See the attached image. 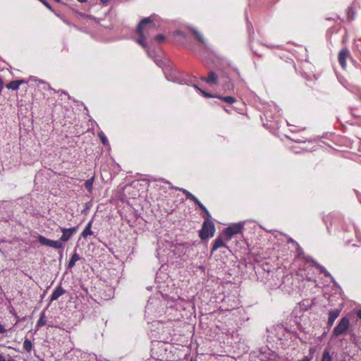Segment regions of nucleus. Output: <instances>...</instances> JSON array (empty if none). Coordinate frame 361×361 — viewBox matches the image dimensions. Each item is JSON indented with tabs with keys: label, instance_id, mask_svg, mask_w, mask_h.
Returning a JSON list of instances; mask_svg holds the SVG:
<instances>
[{
	"label": "nucleus",
	"instance_id": "obj_14",
	"mask_svg": "<svg viewBox=\"0 0 361 361\" xmlns=\"http://www.w3.org/2000/svg\"><path fill=\"white\" fill-rule=\"evenodd\" d=\"M246 24H247V33H248L249 40H250V42H252L253 40L254 34H255L254 27L252 25V23L247 18Z\"/></svg>",
	"mask_w": 361,
	"mask_h": 361
},
{
	"label": "nucleus",
	"instance_id": "obj_46",
	"mask_svg": "<svg viewBox=\"0 0 361 361\" xmlns=\"http://www.w3.org/2000/svg\"><path fill=\"white\" fill-rule=\"evenodd\" d=\"M336 18H337L338 19H340V20H341V21H343V19H341V18H339V16H336Z\"/></svg>",
	"mask_w": 361,
	"mask_h": 361
},
{
	"label": "nucleus",
	"instance_id": "obj_39",
	"mask_svg": "<svg viewBox=\"0 0 361 361\" xmlns=\"http://www.w3.org/2000/svg\"><path fill=\"white\" fill-rule=\"evenodd\" d=\"M326 20L333 21V22H336V18H326Z\"/></svg>",
	"mask_w": 361,
	"mask_h": 361
},
{
	"label": "nucleus",
	"instance_id": "obj_1",
	"mask_svg": "<svg viewBox=\"0 0 361 361\" xmlns=\"http://www.w3.org/2000/svg\"><path fill=\"white\" fill-rule=\"evenodd\" d=\"M159 17L157 15H151L149 17L142 18L137 24L135 32L138 37L135 42L143 48H147V42H146L148 32L154 29H157L158 25Z\"/></svg>",
	"mask_w": 361,
	"mask_h": 361
},
{
	"label": "nucleus",
	"instance_id": "obj_41",
	"mask_svg": "<svg viewBox=\"0 0 361 361\" xmlns=\"http://www.w3.org/2000/svg\"><path fill=\"white\" fill-rule=\"evenodd\" d=\"M86 19H94V17L92 15H88V16L87 18H85Z\"/></svg>",
	"mask_w": 361,
	"mask_h": 361
},
{
	"label": "nucleus",
	"instance_id": "obj_20",
	"mask_svg": "<svg viewBox=\"0 0 361 361\" xmlns=\"http://www.w3.org/2000/svg\"><path fill=\"white\" fill-rule=\"evenodd\" d=\"M94 180V177H92L91 178L87 180L85 183V188L89 191L91 192L92 190V185Z\"/></svg>",
	"mask_w": 361,
	"mask_h": 361
},
{
	"label": "nucleus",
	"instance_id": "obj_22",
	"mask_svg": "<svg viewBox=\"0 0 361 361\" xmlns=\"http://www.w3.org/2000/svg\"><path fill=\"white\" fill-rule=\"evenodd\" d=\"M49 247L56 248V249H61L63 247L62 243L59 240H50Z\"/></svg>",
	"mask_w": 361,
	"mask_h": 361
},
{
	"label": "nucleus",
	"instance_id": "obj_16",
	"mask_svg": "<svg viewBox=\"0 0 361 361\" xmlns=\"http://www.w3.org/2000/svg\"><path fill=\"white\" fill-rule=\"evenodd\" d=\"M338 315L339 312L338 310L331 311L329 314V323L332 324Z\"/></svg>",
	"mask_w": 361,
	"mask_h": 361
},
{
	"label": "nucleus",
	"instance_id": "obj_9",
	"mask_svg": "<svg viewBox=\"0 0 361 361\" xmlns=\"http://www.w3.org/2000/svg\"><path fill=\"white\" fill-rule=\"evenodd\" d=\"M61 231L63 234L60 240L63 242H67L71 238V236L76 232L75 228H61Z\"/></svg>",
	"mask_w": 361,
	"mask_h": 361
},
{
	"label": "nucleus",
	"instance_id": "obj_11",
	"mask_svg": "<svg viewBox=\"0 0 361 361\" xmlns=\"http://www.w3.org/2000/svg\"><path fill=\"white\" fill-rule=\"evenodd\" d=\"M345 12L347 16V20L349 22H352L353 20H355L356 11L353 4H352L350 6L347 8Z\"/></svg>",
	"mask_w": 361,
	"mask_h": 361
},
{
	"label": "nucleus",
	"instance_id": "obj_45",
	"mask_svg": "<svg viewBox=\"0 0 361 361\" xmlns=\"http://www.w3.org/2000/svg\"><path fill=\"white\" fill-rule=\"evenodd\" d=\"M155 62L157 64L159 65V63H161L162 61L161 60L160 61L155 60Z\"/></svg>",
	"mask_w": 361,
	"mask_h": 361
},
{
	"label": "nucleus",
	"instance_id": "obj_43",
	"mask_svg": "<svg viewBox=\"0 0 361 361\" xmlns=\"http://www.w3.org/2000/svg\"><path fill=\"white\" fill-rule=\"evenodd\" d=\"M78 1L80 2V3H86L88 1V0H77Z\"/></svg>",
	"mask_w": 361,
	"mask_h": 361
},
{
	"label": "nucleus",
	"instance_id": "obj_32",
	"mask_svg": "<svg viewBox=\"0 0 361 361\" xmlns=\"http://www.w3.org/2000/svg\"><path fill=\"white\" fill-rule=\"evenodd\" d=\"M72 10L78 16H80L82 18H87L88 16V14H85V13L78 11L74 8H72Z\"/></svg>",
	"mask_w": 361,
	"mask_h": 361
},
{
	"label": "nucleus",
	"instance_id": "obj_31",
	"mask_svg": "<svg viewBox=\"0 0 361 361\" xmlns=\"http://www.w3.org/2000/svg\"><path fill=\"white\" fill-rule=\"evenodd\" d=\"M202 96L204 97H219V96L216 94H211L209 92H200Z\"/></svg>",
	"mask_w": 361,
	"mask_h": 361
},
{
	"label": "nucleus",
	"instance_id": "obj_35",
	"mask_svg": "<svg viewBox=\"0 0 361 361\" xmlns=\"http://www.w3.org/2000/svg\"><path fill=\"white\" fill-rule=\"evenodd\" d=\"M4 82L3 80V78L0 76V90H2L4 87Z\"/></svg>",
	"mask_w": 361,
	"mask_h": 361
},
{
	"label": "nucleus",
	"instance_id": "obj_37",
	"mask_svg": "<svg viewBox=\"0 0 361 361\" xmlns=\"http://www.w3.org/2000/svg\"><path fill=\"white\" fill-rule=\"evenodd\" d=\"M4 332H6V329L3 325L0 324V334H3Z\"/></svg>",
	"mask_w": 361,
	"mask_h": 361
},
{
	"label": "nucleus",
	"instance_id": "obj_27",
	"mask_svg": "<svg viewBox=\"0 0 361 361\" xmlns=\"http://www.w3.org/2000/svg\"><path fill=\"white\" fill-rule=\"evenodd\" d=\"M57 17H59L61 20H62L67 25H70V23L68 22V20L67 19H66V18L60 13H57L54 11V12H53Z\"/></svg>",
	"mask_w": 361,
	"mask_h": 361
},
{
	"label": "nucleus",
	"instance_id": "obj_29",
	"mask_svg": "<svg viewBox=\"0 0 361 361\" xmlns=\"http://www.w3.org/2000/svg\"><path fill=\"white\" fill-rule=\"evenodd\" d=\"M42 2L50 11L54 12V9L50 5V4L47 0H39Z\"/></svg>",
	"mask_w": 361,
	"mask_h": 361
},
{
	"label": "nucleus",
	"instance_id": "obj_21",
	"mask_svg": "<svg viewBox=\"0 0 361 361\" xmlns=\"http://www.w3.org/2000/svg\"><path fill=\"white\" fill-rule=\"evenodd\" d=\"M46 322H47V319H46V317L44 315V313L42 312L37 323V327H41V326H43L44 325L46 324Z\"/></svg>",
	"mask_w": 361,
	"mask_h": 361
},
{
	"label": "nucleus",
	"instance_id": "obj_25",
	"mask_svg": "<svg viewBox=\"0 0 361 361\" xmlns=\"http://www.w3.org/2000/svg\"><path fill=\"white\" fill-rule=\"evenodd\" d=\"M197 205L207 215L206 220H209V218L211 217V216H210L209 211L207 209V208L200 202H199L197 203Z\"/></svg>",
	"mask_w": 361,
	"mask_h": 361
},
{
	"label": "nucleus",
	"instance_id": "obj_24",
	"mask_svg": "<svg viewBox=\"0 0 361 361\" xmlns=\"http://www.w3.org/2000/svg\"><path fill=\"white\" fill-rule=\"evenodd\" d=\"M38 240L39 242L44 245L49 246L50 240L49 239L45 238L43 235H39L38 236Z\"/></svg>",
	"mask_w": 361,
	"mask_h": 361
},
{
	"label": "nucleus",
	"instance_id": "obj_34",
	"mask_svg": "<svg viewBox=\"0 0 361 361\" xmlns=\"http://www.w3.org/2000/svg\"><path fill=\"white\" fill-rule=\"evenodd\" d=\"M147 52V54L150 56V57H153L155 54L154 51H149L147 47V48H145Z\"/></svg>",
	"mask_w": 361,
	"mask_h": 361
},
{
	"label": "nucleus",
	"instance_id": "obj_40",
	"mask_svg": "<svg viewBox=\"0 0 361 361\" xmlns=\"http://www.w3.org/2000/svg\"><path fill=\"white\" fill-rule=\"evenodd\" d=\"M0 361H6L5 357L1 354H0Z\"/></svg>",
	"mask_w": 361,
	"mask_h": 361
},
{
	"label": "nucleus",
	"instance_id": "obj_44",
	"mask_svg": "<svg viewBox=\"0 0 361 361\" xmlns=\"http://www.w3.org/2000/svg\"><path fill=\"white\" fill-rule=\"evenodd\" d=\"M331 32H332V29L331 28L328 29L327 33H331Z\"/></svg>",
	"mask_w": 361,
	"mask_h": 361
},
{
	"label": "nucleus",
	"instance_id": "obj_42",
	"mask_svg": "<svg viewBox=\"0 0 361 361\" xmlns=\"http://www.w3.org/2000/svg\"><path fill=\"white\" fill-rule=\"evenodd\" d=\"M357 316L360 319H361V310H359V311L357 312Z\"/></svg>",
	"mask_w": 361,
	"mask_h": 361
},
{
	"label": "nucleus",
	"instance_id": "obj_8",
	"mask_svg": "<svg viewBox=\"0 0 361 361\" xmlns=\"http://www.w3.org/2000/svg\"><path fill=\"white\" fill-rule=\"evenodd\" d=\"M348 59H350L353 61L349 49L347 47L341 49L338 54V61L343 69L346 68V60Z\"/></svg>",
	"mask_w": 361,
	"mask_h": 361
},
{
	"label": "nucleus",
	"instance_id": "obj_17",
	"mask_svg": "<svg viewBox=\"0 0 361 361\" xmlns=\"http://www.w3.org/2000/svg\"><path fill=\"white\" fill-rule=\"evenodd\" d=\"M310 262H312V265H313L314 267H317V269H319L322 273H323V274H325V276H331V274H330L326 271V269L324 267H322V266L319 265V264H317V263L316 262H314V260H310Z\"/></svg>",
	"mask_w": 361,
	"mask_h": 361
},
{
	"label": "nucleus",
	"instance_id": "obj_28",
	"mask_svg": "<svg viewBox=\"0 0 361 361\" xmlns=\"http://www.w3.org/2000/svg\"><path fill=\"white\" fill-rule=\"evenodd\" d=\"M221 99L222 100H224L225 102H227L229 104H233L235 101V99L234 97H230V96L221 97Z\"/></svg>",
	"mask_w": 361,
	"mask_h": 361
},
{
	"label": "nucleus",
	"instance_id": "obj_23",
	"mask_svg": "<svg viewBox=\"0 0 361 361\" xmlns=\"http://www.w3.org/2000/svg\"><path fill=\"white\" fill-rule=\"evenodd\" d=\"M23 348L27 352H30L32 348V344L29 339H25L23 342Z\"/></svg>",
	"mask_w": 361,
	"mask_h": 361
},
{
	"label": "nucleus",
	"instance_id": "obj_10",
	"mask_svg": "<svg viewBox=\"0 0 361 361\" xmlns=\"http://www.w3.org/2000/svg\"><path fill=\"white\" fill-rule=\"evenodd\" d=\"M224 242H226L225 235L224 237L223 235H219L218 238H216L214 241L212 252H213L214 250L219 247H226Z\"/></svg>",
	"mask_w": 361,
	"mask_h": 361
},
{
	"label": "nucleus",
	"instance_id": "obj_2",
	"mask_svg": "<svg viewBox=\"0 0 361 361\" xmlns=\"http://www.w3.org/2000/svg\"><path fill=\"white\" fill-rule=\"evenodd\" d=\"M164 73L169 81L185 83L189 86L193 87L196 90H203L197 84V78L195 77L186 78L182 73L171 65H168L164 68Z\"/></svg>",
	"mask_w": 361,
	"mask_h": 361
},
{
	"label": "nucleus",
	"instance_id": "obj_19",
	"mask_svg": "<svg viewBox=\"0 0 361 361\" xmlns=\"http://www.w3.org/2000/svg\"><path fill=\"white\" fill-rule=\"evenodd\" d=\"M79 259H80V257L78 256V255L76 253H74L72 255L71 259L68 262V268H72L75 265V262L77 261H78Z\"/></svg>",
	"mask_w": 361,
	"mask_h": 361
},
{
	"label": "nucleus",
	"instance_id": "obj_6",
	"mask_svg": "<svg viewBox=\"0 0 361 361\" xmlns=\"http://www.w3.org/2000/svg\"><path fill=\"white\" fill-rule=\"evenodd\" d=\"M243 225L242 224H233L224 230V235L226 242L229 241L231 238L242 231Z\"/></svg>",
	"mask_w": 361,
	"mask_h": 361
},
{
	"label": "nucleus",
	"instance_id": "obj_30",
	"mask_svg": "<svg viewBox=\"0 0 361 361\" xmlns=\"http://www.w3.org/2000/svg\"><path fill=\"white\" fill-rule=\"evenodd\" d=\"M165 39H166V37L163 34H159V35H156L154 37V39L158 42H161L164 41Z\"/></svg>",
	"mask_w": 361,
	"mask_h": 361
},
{
	"label": "nucleus",
	"instance_id": "obj_48",
	"mask_svg": "<svg viewBox=\"0 0 361 361\" xmlns=\"http://www.w3.org/2000/svg\"><path fill=\"white\" fill-rule=\"evenodd\" d=\"M180 35L181 36H183V32H180Z\"/></svg>",
	"mask_w": 361,
	"mask_h": 361
},
{
	"label": "nucleus",
	"instance_id": "obj_36",
	"mask_svg": "<svg viewBox=\"0 0 361 361\" xmlns=\"http://www.w3.org/2000/svg\"><path fill=\"white\" fill-rule=\"evenodd\" d=\"M312 357L305 356L302 360L299 361H311Z\"/></svg>",
	"mask_w": 361,
	"mask_h": 361
},
{
	"label": "nucleus",
	"instance_id": "obj_47",
	"mask_svg": "<svg viewBox=\"0 0 361 361\" xmlns=\"http://www.w3.org/2000/svg\"><path fill=\"white\" fill-rule=\"evenodd\" d=\"M8 361H16V360H13V359H10V360H8Z\"/></svg>",
	"mask_w": 361,
	"mask_h": 361
},
{
	"label": "nucleus",
	"instance_id": "obj_13",
	"mask_svg": "<svg viewBox=\"0 0 361 361\" xmlns=\"http://www.w3.org/2000/svg\"><path fill=\"white\" fill-rule=\"evenodd\" d=\"M65 293V290L61 287H57L51 296V301L56 300L60 296Z\"/></svg>",
	"mask_w": 361,
	"mask_h": 361
},
{
	"label": "nucleus",
	"instance_id": "obj_26",
	"mask_svg": "<svg viewBox=\"0 0 361 361\" xmlns=\"http://www.w3.org/2000/svg\"><path fill=\"white\" fill-rule=\"evenodd\" d=\"M322 361H331V357L328 351H324Z\"/></svg>",
	"mask_w": 361,
	"mask_h": 361
},
{
	"label": "nucleus",
	"instance_id": "obj_38",
	"mask_svg": "<svg viewBox=\"0 0 361 361\" xmlns=\"http://www.w3.org/2000/svg\"><path fill=\"white\" fill-rule=\"evenodd\" d=\"M104 6H106L109 0H99Z\"/></svg>",
	"mask_w": 361,
	"mask_h": 361
},
{
	"label": "nucleus",
	"instance_id": "obj_12",
	"mask_svg": "<svg viewBox=\"0 0 361 361\" xmlns=\"http://www.w3.org/2000/svg\"><path fill=\"white\" fill-rule=\"evenodd\" d=\"M190 31L200 43H201L204 46H206L205 39L202 35L198 30L192 27L190 29Z\"/></svg>",
	"mask_w": 361,
	"mask_h": 361
},
{
	"label": "nucleus",
	"instance_id": "obj_18",
	"mask_svg": "<svg viewBox=\"0 0 361 361\" xmlns=\"http://www.w3.org/2000/svg\"><path fill=\"white\" fill-rule=\"evenodd\" d=\"M91 226H92V222L90 221L88 223V224L86 226L85 230L82 233V236L83 238H86L87 236L92 234V232L91 231Z\"/></svg>",
	"mask_w": 361,
	"mask_h": 361
},
{
	"label": "nucleus",
	"instance_id": "obj_33",
	"mask_svg": "<svg viewBox=\"0 0 361 361\" xmlns=\"http://www.w3.org/2000/svg\"><path fill=\"white\" fill-rule=\"evenodd\" d=\"M99 136L102 143L104 145H107L108 140H107L106 137L104 136V135L102 133H99Z\"/></svg>",
	"mask_w": 361,
	"mask_h": 361
},
{
	"label": "nucleus",
	"instance_id": "obj_5",
	"mask_svg": "<svg viewBox=\"0 0 361 361\" xmlns=\"http://www.w3.org/2000/svg\"><path fill=\"white\" fill-rule=\"evenodd\" d=\"M215 232L214 224L209 220H206L203 224L202 229L200 231V237L201 239H207L209 237H212Z\"/></svg>",
	"mask_w": 361,
	"mask_h": 361
},
{
	"label": "nucleus",
	"instance_id": "obj_15",
	"mask_svg": "<svg viewBox=\"0 0 361 361\" xmlns=\"http://www.w3.org/2000/svg\"><path fill=\"white\" fill-rule=\"evenodd\" d=\"M177 190L182 191L186 195L187 198L192 200L193 202H195V204H197V203L200 202L199 200L195 195H193L191 192H190L187 190L183 189V188H177Z\"/></svg>",
	"mask_w": 361,
	"mask_h": 361
},
{
	"label": "nucleus",
	"instance_id": "obj_7",
	"mask_svg": "<svg viewBox=\"0 0 361 361\" xmlns=\"http://www.w3.org/2000/svg\"><path fill=\"white\" fill-rule=\"evenodd\" d=\"M350 322L348 318L343 317L338 324L334 329L333 334L335 336L343 334L349 328Z\"/></svg>",
	"mask_w": 361,
	"mask_h": 361
},
{
	"label": "nucleus",
	"instance_id": "obj_4",
	"mask_svg": "<svg viewBox=\"0 0 361 361\" xmlns=\"http://www.w3.org/2000/svg\"><path fill=\"white\" fill-rule=\"evenodd\" d=\"M201 80L205 82L209 86L216 85H226V88L229 90L231 88H233V85L230 84V79L227 77H224V75H218L214 71H209L208 76L202 77Z\"/></svg>",
	"mask_w": 361,
	"mask_h": 361
},
{
	"label": "nucleus",
	"instance_id": "obj_3",
	"mask_svg": "<svg viewBox=\"0 0 361 361\" xmlns=\"http://www.w3.org/2000/svg\"><path fill=\"white\" fill-rule=\"evenodd\" d=\"M29 83V87L38 90H56L51 85L43 80H39L35 76H30L27 80L22 79L18 80H13L5 85V87L11 90H18L19 86L22 84Z\"/></svg>",
	"mask_w": 361,
	"mask_h": 361
}]
</instances>
